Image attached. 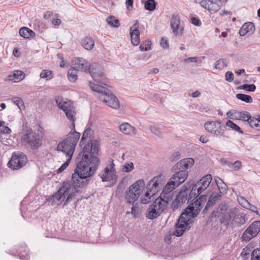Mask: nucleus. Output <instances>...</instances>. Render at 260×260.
Segmentation results:
<instances>
[{
  "instance_id": "8",
  "label": "nucleus",
  "mask_w": 260,
  "mask_h": 260,
  "mask_svg": "<svg viewBox=\"0 0 260 260\" xmlns=\"http://www.w3.org/2000/svg\"><path fill=\"white\" fill-rule=\"evenodd\" d=\"M115 166L113 159L109 158L106 164V167L99 174L103 182L115 183L117 176Z\"/></svg>"
},
{
  "instance_id": "32",
  "label": "nucleus",
  "mask_w": 260,
  "mask_h": 260,
  "mask_svg": "<svg viewBox=\"0 0 260 260\" xmlns=\"http://www.w3.org/2000/svg\"><path fill=\"white\" fill-rule=\"evenodd\" d=\"M81 45L85 49L90 50L93 48L94 43L91 38L86 37L82 39Z\"/></svg>"
},
{
  "instance_id": "7",
  "label": "nucleus",
  "mask_w": 260,
  "mask_h": 260,
  "mask_svg": "<svg viewBox=\"0 0 260 260\" xmlns=\"http://www.w3.org/2000/svg\"><path fill=\"white\" fill-rule=\"evenodd\" d=\"M144 186L143 180H139L131 185L125 192L126 202L130 204H134L139 198Z\"/></svg>"
},
{
  "instance_id": "36",
  "label": "nucleus",
  "mask_w": 260,
  "mask_h": 260,
  "mask_svg": "<svg viewBox=\"0 0 260 260\" xmlns=\"http://www.w3.org/2000/svg\"><path fill=\"white\" fill-rule=\"evenodd\" d=\"M236 97L238 100H240L246 103H251L252 102V99L250 95L243 94L238 93L236 95Z\"/></svg>"
},
{
  "instance_id": "19",
  "label": "nucleus",
  "mask_w": 260,
  "mask_h": 260,
  "mask_svg": "<svg viewBox=\"0 0 260 260\" xmlns=\"http://www.w3.org/2000/svg\"><path fill=\"white\" fill-rule=\"evenodd\" d=\"M177 187V185L170 179L169 181L163 188L162 191L158 198H161L162 200H166L167 202H168L171 196L170 193Z\"/></svg>"
},
{
  "instance_id": "25",
  "label": "nucleus",
  "mask_w": 260,
  "mask_h": 260,
  "mask_svg": "<svg viewBox=\"0 0 260 260\" xmlns=\"http://www.w3.org/2000/svg\"><path fill=\"white\" fill-rule=\"evenodd\" d=\"M119 127L120 132L125 135L133 136L137 134L136 128L127 122H123Z\"/></svg>"
},
{
  "instance_id": "5",
  "label": "nucleus",
  "mask_w": 260,
  "mask_h": 260,
  "mask_svg": "<svg viewBox=\"0 0 260 260\" xmlns=\"http://www.w3.org/2000/svg\"><path fill=\"white\" fill-rule=\"evenodd\" d=\"M212 180L211 174H207L203 177L193 186L191 190L189 192L188 202L191 203L198 197L202 193L209 185Z\"/></svg>"
},
{
  "instance_id": "58",
  "label": "nucleus",
  "mask_w": 260,
  "mask_h": 260,
  "mask_svg": "<svg viewBox=\"0 0 260 260\" xmlns=\"http://www.w3.org/2000/svg\"><path fill=\"white\" fill-rule=\"evenodd\" d=\"M191 23L196 26H200L201 24V22L199 18L197 17H193L191 18Z\"/></svg>"
},
{
  "instance_id": "34",
  "label": "nucleus",
  "mask_w": 260,
  "mask_h": 260,
  "mask_svg": "<svg viewBox=\"0 0 260 260\" xmlns=\"http://www.w3.org/2000/svg\"><path fill=\"white\" fill-rule=\"evenodd\" d=\"M228 61L226 58H221L215 63L216 69L221 70L228 66Z\"/></svg>"
},
{
  "instance_id": "49",
  "label": "nucleus",
  "mask_w": 260,
  "mask_h": 260,
  "mask_svg": "<svg viewBox=\"0 0 260 260\" xmlns=\"http://www.w3.org/2000/svg\"><path fill=\"white\" fill-rule=\"evenodd\" d=\"M227 208H228V207L225 204V205H219V208L218 209H220V211H217V212H216L215 211H213L212 213V215L214 216H219L220 214H222L224 213V212L225 211H226L227 210Z\"/></svg>"
},
{
  "instance_id": "4",
  "label": "nucleus",
  "mask_w": 260,
  "mask_h": 260,
  "mask_svg": "<svg viewBox=\"0 0 260 260\" xmlns=\"http://www.w3.org/2000/svg\"><path fill=\"white\" fill-rule=\"evenodd\" d=\"M169 202L161 198H156L146 211V216L149 219H154L159 216L168 208Z\"/></svg>"
},
{
  "instance_id": "40",
  "label": "nucleus",
  "mask_w": 260,
  "mask_h": 260,
  "mask_svg": "<svg viewBox=\"0 0 260 260\" xmlns=\"http://www.w3.org/2000/svg\"><path fill=\"white\" fill-rule=\"evenodd\" d=\"M226 125L229 127H231L233 130H235L239 133L243 134L244 133L243 132L241 129L240 127L235 124L234 122L232 121L229 120L226 122Z\"/></svg>"
},
{
  "instance_id": "59",
  "label": "nucleus",
  "mask_w": 260,
  "mask_h": 260,
  "mask_svg": "<svg viewBox=\"0 0 260 260\" xmlns=\"http://www.w3.org/2000/svg\"><path fill=\"white\" fill-rule=\"evenodd\" d=\"M249 248L246 247L243 249L241 255L243 258H246L247 255L249 254Z\"/></svg>"
},
{
  "instance_id": "37",
  "label": "nucleus",
  "mask_w": 260,
  "mask_h": 260,
  "mask_svg": "<svg viewBox=\"0 0 260 260\" xmlns=\"http://www.w3.org/2000/svg\"><path fill=\"white\" fill-rule=\"evenodd\" d=\"M156 4L154 0H147L145 3L144 8L147 10L152 11L155 9Z\"/></svg>"
},
{
  "instance_id": "2",
  "label": "nucleus",
  "mask_w": 260,
  "mask_h": 260,
  "mask_svg": "<svg viewBox=\"0 0 260 260\" xmlns=\"http://www.w3.org/2000/svg\"><path fill=\"white\" fill-rule=\"evenodd\" d=\"M194 160L192 158L183 159L178 161L173 167L172 170L174 174L170 179L174 182L177 186H179L187 179L188 172L186 170L193 166Z\"/></svg>"
},
{
  "instance_id": "12",
  "label": "nucleus",
  "mask_w": 260,
  "mask_h": 260,
  "mask_svg": "<svg viewBox=\"0 0 260 260\" xmlns=\"http://www.w3.org/2000/svg\"><path fill=\"white\" fill-rule=\"evenodd\" d=\"M204 127L208 132L216 136L223 137L224 135V127L221 125L220 120L207 121Z\"/></svg>"
},
{
  "instance_id": "42",
  "label": "nucleus",
  "mask_w": 260,
  "mask_h": 260,
  "mask_svg": "<svg viewBox=\"0 0 260 260\" xmlns=\"http://www.w3.org/2000/svg\"><path fill=\"white\" fill-rule=\"evenodd\" d=\"M139 48L142 51H146L151 49V41L146 40L143 41L140 45Z\"/></svg>"
},
{
  "instance_id": "11",
  "label": "nucleus",
  "mask_w": 260,
  "mask_h": 260,
  "mask_svg": "<svg viewBox=\"0 0 260 260\" xmlns=\"http://www.w3.org/2000/svg\"><path fill=\"white\" fill-rule=\"evenodd\" d=\"M191 218V217L187 215L185 212H183L175 224L173 235L177 237L182 236L188 225V222Z\"/></svg>"
},
{
  "instance_id": "14",
  "label": "nucleus",
  "mask_w": 260,
  "mask_h": 260,
  "mask_svg": "<svg viewBox=\"0 0 260 260\" xmlns=\"http://www.w3.org/2000/svg\"><path fill=\"white\" fill-rule=\"evenodd\" d=\"M260 232V221H253L243 233L242 237L243 241H249L255 237Z\"/></svg>"
},
{
  "instance_id": "22",
  "label": "nucleus",
  "mask_w": 260,
  "mask_h": 260,
  "mask_svg": "<svg viewBox=\"0 0 260 260\" xmlns=\"http://www.w3.org/2000/svg\"><path fill=\"white\" fill-rule=\"evenodd\" d=\"M138 28L139 22L136 20L135 24L130 28L131 42L134 46H137L140 43V32Z\"/></svg>"
},
{
  "instance_id": "3",
  "label": "nucleus",
  "mask_w": 260,
  "mask_h": 260,
  "mask_svg": "<svg viewBox=\"0 0 260 260\" xmlns=\"http://www.w3.org/2000/svg\"><path fill=\"white\" fill-rule=\"evenodd\" d=\"M89 84L92 90L100 94L98 96L99 99L103 101L107 106L115 109L119 108V100L109 89L99 84L92 83L91 82Z\"/></svg>"
},
{
  "instance_id": "63",
  "label": "nucleus",
  "mask_w": 260,
  "mask_h": 260,
  "mask_svg": "<svg viewBox=\"0 0 260 260\" xmlns=\"http://www.w3.org/2000/svg\"><path fill=\"white\" fill-rule=\"evenodd\" d=\"M198 57H188L187 58H186L184 60V61L185 62H197L198 61Z\"/></svg>"
},
{
  "instance_id": "10",
  "label": "nucleus",
  "mask_w": 260,
  "mask_h": 260,
  "mask_svg": "<svg viewBox=\"0 0 260 260\" xmlns=\"http://www.w3.org/2000/svg\"><path fill=\"white\" fill-rule=\"evenodd\" d=\"M91 77L96 82L102 84L107 85L105 80L106 77L103 73V68L102 66L97 63H93L89 66L88 70Z\"/></svg>"
},
{
  "instance_id": "45",
  "label": "nucleus",
  "mask_w": 260,
  "mask_h": 260,
  "mask_svg": "<svg viewBox=\"0 0 260 260\" xmlns=\"http://www.w3.org/2000/svg\"><path fill=\"white\" fill-rule=\"evenodd\" d=\"M239 89L246 90L249 92H254L256 89V86L253 84H243L238 87Z\"/></svg>"
},
{
  "instance_id": "62",
  "label": "nucleus",
  "mask_w": 260,
  "mask_h": 260,
  "mask_svg": "<svg viewBox=\"0 0 260 260\" xmlns=\"http://www.w3.org/2000/svg\"><path fill=\"white\" fill-rule=\"evenodd\" d=\"M238 202L241 205V206H243L244 208H245L246 206H247V205L246 203H245V202H248L245 198H244L242 197H240L238 198Z\"/></svg>"
},
{
  "instance_id": "41",
  "label": "nucleus",
  "mask_w": 260,
  "mask_h": 260,
  "mask_svg": "<svg viewBox=\"0 0 260 260\" xmlns=\"http://www.w3.org/2000/svg\"><path fill=\"white\" fill-rule=\"evenodd\" d=\"M134 166L133 162L125 163L121 166V170L123 172L128 173L133 171Z\"/></svg>"
},
{
  "instance_id": "43",
  "label": "nucleus",
  "mask_w": 260,
  "mask_h": 260,
  "mask_svg": "<svg viewBox=\"0 0 260 260\" xmlns=\"http://www.w3.org/2000/svg\"><path fill=\"white\" fill-rule=\"evenodd\" d=\"M66 115L67 117L70 120H71L72 123L74 122L75 119L74 117L75 116V112L74 110V107H73L71 109H69L64 112Z\"/></svg>"
},
{
  "instance_id": "33",
  "label": "nucleus",
  "mask_w": 260,
  "mask_h": 260,
  "mask_svg": "<svg viewBox=\"0 0 260 260\" xmlns=\"http://www.w3.org/2000/svg\"><path fill=\"white\" fill-rule=\"evenodd\" d=\"M214 180L220 193H226L228 188L222 180L218 177H214Z\"/></svg>"
},
{
  "instance_id": "64",
  "label": "nucleus",
  "mask_w": 260,
  "mask_h": 260,
  "mask_svg": "<svg viewBox=\"0 0 260 260\" xmlns=\"http://www.w3.org/2000/svg\"><path fill=\"white\" fill-rule=\"evenodd\" d=\"M241 162L239 160H237L233 164V168L235 170H238L241 168Z\"/></svg>"
},
{
  "instance_id": "47",
  "label": "nucleus",
  "mask_w": 260,
  "mask_h": 260,
  "mask_svg": "<svg viewBox=\"0 0 260 260\" xmlns=\"http://www.w3.org/2000/svg\"><path fill=\"white\" fill-rule=\"evenodd\" d=\"M151 193L149 192H146L144 196L141 198V202L142 204H148L151 201L152 198L153 196H151Z\"/></svg>"
},
{
  "instance_id": "38",
  "label": "nucleus",
  "mask_w": 260,
  "mask_h": 260,
  "mask_svg": "<svg viewBox=\"0 0 260 260\" xmlns=\"http://www.w3.org/2000/svg\"><path fill=\"white\" fill-rule=\"evenodd\" d=\"M151 133L159 138H162V135L160 131V127L156 125H151L149 126Z\"/></svg>"
},
{
  "instance_id": "53",
  "label": "nucleus",
  "mask_w": 260,
  "mask_h": 260,
  "mask_svg": "<svg viewBox=\"0 0 260 260\" xmlns=\"http://www.w3.org/2000/svg\"><path fill=\"white\" fill-rule=\"evenodd\" d=\"M230 220V215L229 214H224L220 219V222L224 225H228Z\"/></svg>"
},
{
  "instance_id": "35",
  "label": "nucleus",
  "mask_w": 260,
  "mask_h": 260,
  "mask_svg": "<svg viewBox=\"0 0 260 260\" xmlns=\"http://www.w3.org/2000/svg\"><path fill=\"white\" fill-rule=\"evenodd\" d=\"M77 70L72 68L68 71V76L70 81L74 82L77 79Z\"/></svg>"
},
{
  "instance_id": "1",
  "label": "nucleus",
  "mask_w": 260,
  "mask_h": 260,
  "mask_svg": "<svg viewBox=\"0 0 260 260\" xmlns=\"http://www.w3.org/2000/svg\"><path fill=\"white\" fill-rule=\"evenodd\" d=\"M98 152L96 141H91L85 145L81 153L82 157L77 165L75 172L72 174V184L64 182L62 186L52 197V200L61 202L67 196L63 206L66 205L79 192L76 187H83L89 184L92 177L98 169L100 160L95 154Z\"/></svg>"
},
{
  "instance_id": "48",
  "label": "nucleus",
  "mask_w": 260,
  "mask_h": 260,
  "mask_svg": "<svg viewBox=\"0 0 260 260\" xmlns=\"http://www.w3.org/2000/svg\"><path fill=\"white\" fill-rule=\"evenodd\" d=\"M239 111L236 110H230L226 113V116L230 119L238 120Z\"/></svg>"
},
{
  "instance_id": "15",
  "label": "nucleus",
  "mask_w": 260,
  "mask_h": 260,
  "mask_svg": "<svg viewBox=\"0 0 260 260\" xmlns=\"http://www.w3.org/2000/svg\"><path fill=\"white\" fill-rule=\"evenodd\" d=\"M162 182L163 178L162 175H159L154 177L147 185V191L151 193V196H154L161 188Z\"/></svg>"
},
{
  "instance_id": "29",
  "label": "nucleus",
  "mask_w": 260,
  "mask_h": 260,
  "mask_svg": "<svg viewBox=\"0 0 260 260\" xmlns=\"http://www.w3.org/2000/svg\"><path fill=\"white\" fill-rule=\"evenodd\" d=\"M24 73L19 70L15 71L13 74L8 76V80L14 82H18L23 80L24 78Z\"/></svg>"
},
{
  "instance_id": "23",
  "label": "nucleus",
  "mask_w": 260,
  "mask_h": 260,
  "mask_svg": "<svg viewBox=\"0 0 260 260\" xmlns=\"http://www.w3.org/2000/svg\"><path fill=\"white\" fill-rule=\"evenodd\" d=\"M93 135V131L91 128L88 127L85 129L84 131L82 138L81 139L80 144L81 146H82L85 144V142L86 141H88V143L86 145H88L89 143H91V141H96L97 143V147L99 148V143L96 140H93L92 139V137Z\"/></svg>"
},
{
  "instance_id": "28",
  "label": "nucleus",
  "mask_w": 260,
  "mask_h": 260,
  "mask_svg": "<svg viewBox=\"0 0 260 260\" xmlns=\"http://www.w3.org/2000/svg\"><path fill=\"white\" fill-rule=\"evenodd\" d=\"M254 28L255 27L253 23L246 22L241 27L239 34L240 36H244L248 32L252 33L254 31Z\"/></svg>"
},
{
  "instance_id": "39",
  "label": "nucleus",
  "mask_w": 260,
  "mask_h": 260,
  "mask_svg": "<svg viewBox=\"0 0 260 260\" xmlns=\"http://www.w3.org/2000/svg\"><path fill=\"white\" fill-rule=\"evenodd\" d=\"M251 117L250 114L247 111L239 112V117L238 120H241L243 121H247L249 123L251 119Z\"/></svg>"
},
{
  "instance_id": "21",
  "label": "nucleus",
  "mask_w": 260,
  "mask_h": 260,
  "mask_svg": "<svg viewBox=\"0 0 260 260\" xmlns=\"http://www.w3.org/2000/svg\"><path fill=\"white\" fill-rule=\"evenodd\" d=\"M189 190L184 189L181 190L175 199L173 201L172 206L173 208H177L182 205L187 199Z\"/></svg>"
},
{
  "instance_id": "18",
  "label": "nucleus",
  "mask_w": 260,
  "mask_h": 260,
  "mask_svg": "<svg viewBox=\"0 0 260 260\" xmlns=\"http://www.w3.org/2000/svg\"><path fill=\"white\" fill-rule=\"evenodd\" d=\"M75 147L70 144L68 142L63 139L59 142L57 145V149L58 151L62 152L66 154L67 157H72L75 151Z\"/></svg>"
},
{
  "instance_id": "44",
  "label": "nucleus",
  "mask_w": 260,
  "mask_h": 260,
  "mask_svg": "<svg viewBox=\"0 0 260 260\" xmlns=\"http://www.w3.org/2000/svg\"><path fill=\"white\" fill-rule=\"evenodd\" d=\"M12 101L14 104L18 106V108L21 111L24 108L23 102L20 98L14 97L12 98Z\"/></svg>"
},
{
  "instance_id": "20",
  "label": "nucleus",
  "mask_w": 260,
  "mask_h": 260,
  "mask_svg": "<svg viewBox=\"0 0 260 260\" xmlns=\"http://www.w3.org/2000/svg\"><path fill=\"white\" fill-rule=\"evenodd\" d=\"M80 137V134L75 130V122L72 123L71 131L69 133L66 138L64 139L66 141L76 147Z\"/></svg>"
},
{
  "instance_id": "56",
  "label": "nucleus",
  "mask_w": 260,
  "mask_h": 260,
  "mask_svg": "<svg viewBox=\"0 0 260 260\" xmlns=\"http://www.w3.org/2000/svg\"><path fill=\"white\" fill-rule=\"evenodd\" d=\"M160 44L161 46L164 49L169 48L168 41L166 39H165L164 38H161L160 42Z\"/></svg>"
},
{
  "instance_id": "26",
  "label": "nucleus",
  "mask_w": 260,
  "mask_h": 260,
  "mask_svg": "<svg viewBox=\"0 0 260 260\" xmlns=\"http://www.w3.org/2000/svg\"><path fill=\"white\" fill-rule=\"evenodd\" d=\"M55 102L59 108L62 109L64 112L74 107L72 101H65L61 96L56 97L55 98Z\"/></svg>"
},
{
  "instance_id": "46",
  "label": "nucleus",
  "mask_w": 260,
  "mask_h": 260,
  "mask_svg": "<svg viewBox=\"0 0 260 260\" xmlns=\"http://www.w3.org/2000/svg\"><path fill=\"white\" fill-rule=\"evenodd\" d=\"M106 20L109 25L113 27H118L120 25L119 20L117 19H115L113 16L108 17Z\"/></svg>"
},
{
  "instance_id": "24",
  "label": "nucleus",
  "mask_w": 260,
  "mask_h": 260,
  "mask_svg": "<svg viewBox=\"0 0 260 260\" xmlns=\"http://www.w3.org/2000/svg\"><path fill=\"white\" fill-rule=\"evenodd\" d=\"M75 67L77 71L86 72L88 70L89 65L87 61L83 58H75L74 60Z\"/></svg>"
},
{
  "instance_id": "9",
  "label": "nucleus",
  "mask_w": 260,
  "mask_h": 260,
  "mask_svg": "<svg viewBox=\"0 0 260 260\" xmlns=\"http://www.w3.org/2000/svg\"><path fill=\"white\" fill-rule=\"evenodd\" d=\"M27 162V158L25 154L20 151L15 152L8 163V166L13 170H19L24 166Z\"/></svg>"
},
{
  "instance_id": "6",
  "label": "nucleus",
  "mask_w": 260,
  "mask_h": 260,
  "mask_svg": "<svg viewBox=\"0 0 260 260\" xmlns=\"http://www.w3.org/2000/svg\"><path fill=\"white\" fill-rule=\"evenodd\" d=\"M21 141L32 149H37L42 144L41 137L31 128L25 130Z\"/></svg>"
},
{
  "instance_id": "52",
  "label": "nucleus",
  "mask_w": 260,
  "mask_h": 260,
  "mask_svg": "<svg viewBox=\"0 0 260 260\" xmlns=\"http://www.w3.org/2000/svg\"><path fill=\"white\" fill-rule=\"evenodd\" d=\"M249 124L251 127L255 128L257 130L260 131V124L258 121H257V119L251 118V120L249 121Z\"/></svg>"
},
{
  "instance_id": "57",
  "label": "nucleus",
  "mask_w": 260,
  "mask_h": 260,
  "mask_svg": "<svg viewBox=\"0 0 260 260\" xmlns=\"http://www.w3.org/2000/svg\"><path fill=\"white\" fill-rule=\"evenodd\" d=\"M55 18L53 19L52 20V23L55 26H58L61 24V21L58 18V15H55Z\"/></svg>"
},
{
  "instance_id": "61",
  "label": "nucleus",
  "mask_w": 260,
  "mask_h": 260,
  "mask_svg": "<svg viewBox=\"0 0 260 260\" xmlns=\"http://www.w3.org/2000/svg\"><path fill=\"white\" fill-rule=\"evenodd\" d=\"M0 131L6 134H9L11 133V129L9 127L3 125V124L2 125Z\"/></svg>"
},
{
  "instance_id": "16",
  "label": "nucleus",
  "mask_w": 260,
  "mask_h": 260,
  "mask_svg": "<svg viewBox=\"0 0 260 260\" xmlns=\"http://www.w3.org/2000/svg\"><path fill=\"white\" fill-rule=\"evenodd\" d=\"M170 26L174 35L182 36L183 34L184 28L180 25V19L177 14H173L170 20Z\"/></svg>"
},
{
  "instance_id": "27",
  "label": "nucleus",
  "mask_w": 260,
  "mask_h": 260,
  "mask_svg": "<svg viewBox=\"0 0 260 260\" xmlns=\"http://www.w3.org/2000/svg\"><path fill=\"white\" fill-rule=\"evenodd\" d=\"M246 215L243 213L236 215L233 219L234 227H240L243 225L247 220Z\"/></svg>"
},
{
  "instance_id": "17",
  "label": "nucleus",
  "mask_w": 260,
  "mask_h": 260,
  "mask_svg": "<svg viewBox=\"0 0 260 260\" xmlns=\"http://www.w3.org/2000/svg\"><path fill=\"white\" fill-rule=\"evenodd\" d=\"M221 3L220 0H202L200 2V5L213 14L220 9Z\"/></svg>"
},
{
  "instance_id": "55",
  "label": "nucleus",
  "mask_w": 260,
  "mask_h": 260,
  "mask_svg": "<svg viewBox=\"0 0 260 260\" xmlns=\"http://www.w3.org/2000/svg\"><path fill=\"white\" fill-rule=\"evenodd\" d=\"M234 74L232 72L228 71L225 73V78L228 82H232L234 80Z\"/></svg>"
},
{
  "instance_id": "13",
  "label": "nucleus",
  "mask_w": 260,
  "mask_h": 260,
  "mask_svg": "<svg viewBox=\"0 0 260 260\" xmlns=\"http://www.w3.org/2000/svg\"><path fill=\"white\" fill-rule=\"evenodd\" d=\"M205 196H201L193 202L189 203V206L183 211L191 218L196 217L201 209V206L205 200Z\"/></svg>"
},
{
  "instance_id": "31",
  "label": "nucleus",
  "mask_w": 260,
  "mask_h": 260,
  "mask_svg": "<svg viewBox=\"0 0 260 260\" xmlns=\"http://www.w3.org/2000/svg\"><path fill=\"white\" fill-rule=\"evenodd\" d=\"M19 34L21 37L25 39L34 38L36 35V34L34 31L26 27H23L20 29Z\"/></svg>"
},
{
  "instance_id": "50",
  "label": "nucleus",
  "mask_w": 260,
  "mask_h": 260,
  "mask_svg": "<svg viewBox=\"0 0 260 260\" xmlns=\"http://www.w3.org/2000/svg\"><path fill=\"white\" fill-rule=\"evenodd\" d=\"M72 158V157H67L66 162L63 164H62L61 165V166L57 170L56 172L57 174L61 173L67 168V167L69 165V164L71 162Z\"/></svg>"
},
{
  "instance_id": "30",
  "label": "nucleus",
  "mask_w": 260,
  "mask_h": 260,
  "mask_svg": "<svg viewBox=\"0 0 260 260\" xmlns=\"http://www.w3.org/2000/svg\"><path fill=\"white\" fill-rule=\"evenodd\" d=\"M221 196L218 193H213L210 197L203 212L208 210L209 208L214 206L216 202L220 199Z\"/></svg>"
},
{
  "instance_id": "54",
  "label": "nucleus",
  "mask_w": 260,
  "mask_h": 260,
  "mask_svg": "<svg viewBox=\"0 0 260 260\" xmlns=\"http://www.w3.org/2000/svg\"><path fill=\"white\" fill-rule=\"evenodd\" d=\"M245 203L247 205V206H246L245 208L249 209V210L257 214L258 210H257V209L256 206L254 205L250 204L248 202H245Z\"/></svg>"
},
{
  "instance_id": "51",
  "label": "nucleus",
  "mask_w": 260,
  "mask_h": 260,
  "mask_svg": "<svg viewBox=\"0 0 260 260\" xmlns=\"http://www.w3.org/2000/svg\"><path fill=\"white\" fill-rule=\"evenodd\" d=\"M40 76L41 78H46L47 80L50 79L52 78V73L51 71L44 70L41 72Z\"/></svg>"
},
{
  "instance_id": "60",
  "label": "nucleus",
  "mask_w": 260,
  "mask_h": 260,
  "mask_svg": "<svg viewBox=\"0 0 260 260\" xmlns=\"http://www.w3.org/2000/svg\"><path fill=\"white\" fill-rule=\"evenodd\" d=\"M133 2L134 0H126V8L128 11H131L133 9Z\"/></svg>"
}]
</instances>
